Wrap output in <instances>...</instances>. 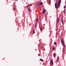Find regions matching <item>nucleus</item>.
I'll use <instances>...</instances> for the list:
<instances>
[{
    "mask_svg": "<svg viewBox=\"0 0 66 66\" xmlns=\"http://www.w3.org/2000/svg\"><path fill=\"white\" fill-rule=\"evenodd\" d=\"M63 17H62V19H61V22H62V24H63V23H63Z\"/></svg>",
    "mask_w": 66,
    "mask_h": 66,
    "instance_id": "5",
    "label": "nucleus"
},
{
    "mask_svg": "<svg viewBox=\"0 0 66 66\" xmlns=\"http://www.w3.org/2000/svg\"><path fill=\"white\" fill-rule=\"evenodd\" d=\"M54 56H55V57L56 56V53H54Z\"/></svg>",
    "mask_w": 66,
    "mask_h": 66,
    "instance_id": "9",
    "label": "nucleus"
},
{
    "mask_svg": "<svg viewBox=\"0 0 66 66\" xmlns=\"http://www.w3.org/2000/svg\"><path fill=\"white\" fill-rule=\"evenodd\" d=\"M28 6H26V7H27Z\"/></svg>",
    "mask_w": 66,
    "mask_h": 66,
    "instance_id": "24",
    "label": "nucleus"
},
{
    "mask_svg": "<svg viewBox=\"0 0 66 66\" xmlns=\"http://www.w3.org/2000/svg\"><path fill=\"white\" fill-rule=\"evenodd\" d=\"M39 28L40 31H43V27H40Z\"/></svg>",
    "mask_w": 66,
    "mask_h": 66,
    "instance_id": "6",
    "label": "nucleus"
},
{
    "mask_svg": "<svg viewBox=\"0 0 66 66\" xmlns=\"http://www.w3.org/2000/svg\"><path fill=\"white\" fill-rule=\"evenodd\" d=\"M54 44H55V45H56V42H55L54 43Z\"/></svg>",
    "mask_w": 66,
    "mask_h": 66,
    "instance_id": "15",
    "label": "nucleus"
},
{
    "mask_svg": "<svg viewBox=\"0 0 66 66\" xmlns=\"http://www.w3.org/2000/svg\"><path fill=\"white\" fill-rule=\"evenodd\" d=\"M59 61V60H58V61Z\"/></svg>",
    "mask_w": 66,
    "mask_h": 66,
    "instance_id": "25",
    "label": "nucleus"
},
{
    "mask_svg": "<svg viewBox=\"0 0 66 66\" xmlns=\"http://www.w3.org/2000/svg\"><path fill=\"white\" fill-rule=\"evenodd\" d=\"M60 20V19H59V18H57L56 20V22H59V21Z\"/></svg>",
    "mask_w": 66,
    "mask_h": 66,
    "instance_id": "4",
    "label": "nucleus"
},
{
    "mask_svg": "<svg viewBox=\"0 0 66 66\" xmlns=\"http://www.w3.org/2000/svg\"><path fill=\"white\" fill-rule=\"evenodd\" d=\"M53 50H55V47H54L53 48Z\"/></svg>",
    "mask_w": 66,
    "mask_h": 66,
    "instance_id": "19",
    "label": "nucleus"
},
{
    "mask_svg": "<svg viewBox=\"0 0 66 66\" xmlns=\"http://www.w3.org/2000/svg\"><path fill=\"white\" fill-rule=\"evenodd\" d=\"M38 20V19H36V22H37Z\"/></svg>",
    "mask_w": 66,
    "mask_h": 66,
    "instance_id": "11",
    "label": "nucleus"
},
{
    "mask_svg": "<svg viewBox=\"0 0 66 66\" xmlns=\"http://www.w3.org/2000/svg\"><path fill=\"white\" fill-rule=\"evenodd\" d=\"M13 9L14 10V11H15L16 10V9H15V8L14 7H13Z\"/></svg>",
    "mask_w": 66,
    "mask_h": 66,
    "instance_id": "10",
    "label": "nucleus"
},
{
    "mask_svg": "<svg viewBox=\"0 0 66 66\" xmlns=\"http://www.w3.org/2000/svg\"><path fill=\"white\" fill-rule=\"evenodd\" d=\"M65 7H66L65 6H64V9H65Z\"/></svg>",
    "mask_w": 66,
    "mask_h": 66,
    "instance_id": "22",
    "label": "nucleus"
},
{
    "mask_svg": "<svg viewBox=\"0 0 66 66\" xmlns=\"http://www.w3.org/2000/svg\"><path fill=\"white\" fill-rule=\"evenodd\" d=\"M46 14H47V15H48V12H47L46 13Z\"/></svg>",
    "mask_w": 66,
    "mask_h": 66,
    "instance_id": "23",
    "label": "nucleus"
},
{
    "mask_svg": "<svg viewBox=\"0 0 66 66\" xmlns=\"http://www.w3.org/2000/svg\"><path fill=\"white\" fill-rule=\"evenodd\" d=\"M28 10H29V12H30L31 10L30 8H28Z\"/></svg>",
    "mask_w": 66,
    "mask_h": 66,
    "instance_id": "16",
    "label": "nucleus"
},
{
    "mask_svg": "<svg viewBox=\"0 0 66 66\" xmlns=\"http://www.w3.org/2000/svg\"><path fill=\"white\" fill-rule=\"evenodd\" d=\"M61 42L62 46H63V47H64L65 46V43H64V40L62 39V38H61Z\"/></svg>",
    "mask_w": 66,
    "mask_h": 66,
    "instance_id": "2",
    "label": "nucleus"
},
{
    "mask_svg": "<svg viewBox=\"0 0 66 66\" xmlns=\"http://www.w3.org/2000/svg\"><path fill=\"white\" fill-rule=\"evenodd\" d=\"M43 11H44V12H46V9H44L43 10Z\"/></svg>",
    "mask_w": 66,
    "mask_h": 66,
    "instance_id": "18",
    "label": "nucleus"
},
{
    "mask_svg": "<svg viewBox=\"0 0 66 66\" xmlns=\"http://www.w3.org/2000/svg\"><path fill=\"white\" fill-rule=\"evenodd\" d=\"M61 3V0H59V1L58 2L57 1H56L55 5V8L56 9H57L60 7Z\"/></svg>",
    "mask_w": 66,
    "mask_h": 66,
    "instance_id": "1",
    "label": "nucleus"
},
{
    "mask_svg": "<svg viewBox=\"0 0 66 66\" xmlns=\"http://www.w3.org/2000/svg\"><path fill=\"white\" fill-rule=\"evenodd\" d=\"M42 4H43V3H39V4L40 5H42Z\"/></svg>",
    "mask_w": 66,
    "mask_h": 66,
    "instance_id": "13",
    "label": "nucleus"
},
{
    "mask_svg": "<svg viewBox=\"0 0 66 66\" xmlns=\"http://www.w3.org/2000/svg\"><path fill=\"white\" fill-rule=\"evenodd\" d=\"M37 24L36 23L35 24V28L36 27V26H37Z\"/></svg>",
    "mask_w": 66,
    "mask_h": 66,
    "instance_id": "8",
    "label": "nucleus"
},
{
    "mask_svg": "<svg viewBox=\"0 0 66 66\" xmlns=\"http://www.w3.org/2000/svg\"><path fill=\"white\" fill-rule=\"evenodd\" d=\"M33 34H35V31H34V30H33Z\"/></svg>",
    "mask_w": 66,
    "mask_h": 66,
    "instance_id": "14",
    "label": "nucleus"
},
{
    "mask_svg": "<svg viewBox=\"0 0 66 66\" xmlns=\"http://www.w3.org/2000/svg\"><path fill=\"white\" fill-rule=\"evenodd\" d=\"M45 12L43 11V14H45Z\"/></svg>",
    "mask_w": 66,
    "mask_h": 66,
    "instance_id": "21",
    "label": "nucleus"
},
{
    "mask_svg": "<svg viewBox=\"0 0 66 66\" xmlns=\"http://www.w3.org/2000/svg\"><path fill=\"white\" fill-rule=\"evenodd\" d=\"M30 4H28V7H30Z\"/></svg>",
    "mask_w": 66,
    "mask_h": 66,
    "instance_id": "12",
    "label": "nucleus"
},
{
    "mask_svg": "<svg viewBox=\"0 0 66 66\" xmlns=\"http://www.w3.org/2000/svg\"><path fill=\"white\" fill-rule=\"evenodd\" d=\"M63 13H65V9H64V10L63 11Z\"/></svg>",
    "mask_w": 66,
    "mask_h": 66,
    "instance_id": "17",
    "label": "nucleus"
},
{
    "mask_svg": "<svg viewBox=\"0 0 66 66\" xmlns=\"http://www.w3.org/2000/svg\"><path fill=\"white\" fill-rule=\"evenodd\" d=\"M57 59L59 60V56H58L57 57Z\"/></svg>",
    "mask_w": 66,
    "mask_h": 66,
    "instance_id": "20",
    "label": "nucleus"
},
{
    "mask_svg": "<svg viewBox=\"0 0 66 66\" xmlns=\"http://www.w3.org/2000/svg\"><path fill=\"white\" fill-rule=\"evenodd\" d=\"M50 63L51 65H53V60H52L50 61Z\"/></svg>",
    "mask_w": 66,
    "mask_h": 66,
    "instance_id": "3",
    "label": "nucleus"
},
{
    "mask_svg": "<svg viewBox=\"0 0 66 66\" xmlns=\"http://www.w3.org/2000/svg\"><path fill=\"white\" fill-rule=\"evenodd\" d=\"M40 61H42V62H43L44 61V60L42 59H40Z\"/></svg>",
    "mask_w": 66,
    "mask_h": 66,
    "instance_id": "7",
    "label": "nucleus"
}]
</instances>
